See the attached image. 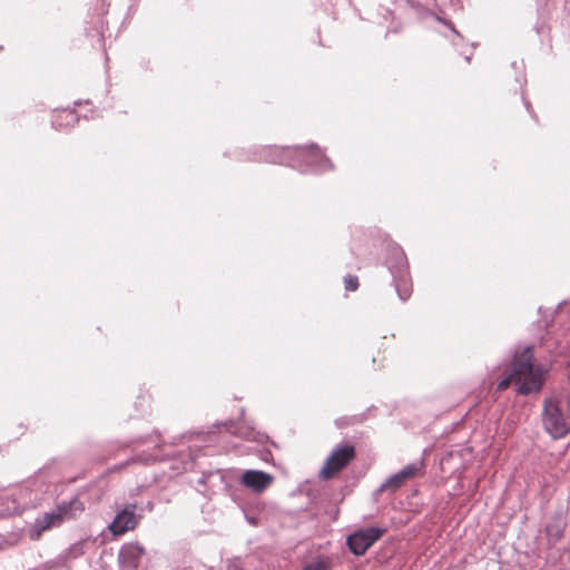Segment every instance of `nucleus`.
I'll list each match as a JSON object with an SVG mask.
<instances>
[{
  "mask_svg": "<svg viewBox=\"0 0 570 570\" xmlns=\"http://www.w3.org/2000/svg\"><path fill=\"white\" fill-rule=\"evenodd\" d=\"M248 522L252 523V524H255V520L253 518L248 519Z\"/></svg>",
  "mask_w": 570,
  "mask_h": 570,
  "instance_id": "b1692460",
  "label": "nucleus"
},
{
  "mask_svg": "<svg viewBox=\"0 0 570 570\" xmlns=\"http://www.w3.org/2000/svg\"><path fill=\"white\" fill-rule=\"evenodd\" d=\"M145 554L144 547L138 542L125 543L118 554L119 566L124 570L138 569L141 558Z\"/></svg>",
  "mask_w": 570,
  "mask_h": 570,
  "instance_id": "6e6552de",
  "label": "nucleus"
},
{
  "mask_svg": "<svg viewBox=\"0 0 570 570\" xmlns=\"http://www.w3.org/2000/svg\"><path fill=\"white\" fill-rule=\"evenodd\" d=\"M449 26H450V28H451V31H452V32H453L458 38H460L461 36H460V33L455 30V28H454L451 23H450Z\"/></svg>",
  "mask_w": 570,
  "mask_h": 570,
  "instance_id": "4be33fe9",
  "label": "nucleus"
},
{
  "mask_svg": "<svg viewBox=\"0 0 570 570\" xmlns=\"http://www.w3.org/2000/svg\"><path fill=\"white\" fill-rule=\"evenodd\" d=\"M524 105H525V108H527L528 110H530V104H529L528 101H525V100H524Z\"/></svg>",
  "mask_w": 570,
  "mask_h": 570,
  "instance_id": "5701e85b",
  "label": "nucleus"
},
{
  "mask_svg": "<svg viewBox=\"0 0 570 570\" xmlns=\"http://www.w3.org/2000/svg\"><path fill=\"white\" fill-rule=\"evenodd\" d=\"M386 531L385 528L368 527L351 533L346 539L350 551L363 556Z\"/></svg>",
  "mask_w": 570,
  "mask_h": 570,
  "instance_id": "423d86ee",
  "label": "nucleus"
},
{
  "mask_svg": "<svg viewBox=\"0 0 570 570\" xmlns=\"http://www.w3.org/2000/svg\"><path fill=\"white\" fill-rule=\"evenodd\" d=\"M273 482V476L269 473L258 470H247L242 476V483L255 492H263Z\"/></svg>",
  "mask_w": 570,
  "mask_h": 570,
  "instance_id": "9b49d317",
  "label": "nucleus"
},
{
  "mask_svg": "<svg viewBox=\"0 0 570 570\" xmlns=\"http://www.w3.org/2000/svg\"><path fill=\"white\" fill-rule=\"evenodd\" d=\"M79 120L78 115L72 109H57L52 116V127L62 130L67 128H71Z\"/></svg>",
  "mask_w": 570,
  "mask_h": 570,
  "instance_id": "2eb2a0df",
  "label": "nucleus"
},
{
  "mask_svg": "<svg viewBox=\"0 0 570 570\" xmlns=\"http://www.w3.org/2000/svg\"><path fill=\"white\" fill-rule=\"evenodd\" d=\"M157 459V456L155 455H139L138 456V460L145 464H148L153 461H155Z\"/></svg>",
  "mask_w": 570,
  "mask_h": 570,
  "instance_id": "aec40b11",
  "label": "nucleus"
},
{
  "mask_svg": "<svg viewBox=\"0 0 570 570\" xmlns=\"http://www.w3.org/2000/svg\"><path fill=\"white\" fill-rule=\"evenodd\" d=\"M344 287L346 291H356L358 287V278L354 275H346L344 277Z\"/></svg>",
  "mask_w": 570,
  "mask_h": 570,
  "instance_id": "a211bd4d",
  "label": "nucleus"
},
{
  "mask_svg": "<svg viewBox=\"0 0 570 570\" xmlns=\"http://www.w3.org/2000/svg\"><path fill=\"white\" fill-rule=\"evenodd\" d=\"M136 503H128L117 511L114 520L108 525L114 535H122L138 525L140 515L136 513Z\"/></svg>",
  "mask_w": 570,
  "mask_h": 570,
  "instance_id": "0eeeda50",
  "label": "nucleus"
},
{
  "mask_svg": "<svg viewBox=\"0 0 570 570\" xmlns=\"http://www.w3.org/2000/svg\"><path fill=\"white\" fill-rule=\"evenodd\" d=\"M542 423L553 439L564 436L570 431L569 404L558 399H547L543 403Z\"/></svg>",
  "mask_w": 570,
  "mask_h": 570,
  "instance_id": "7ed1b4c3",
  "label": "nucleus"
},
{
  "mask_svg": "<svg viewBox=\"0 0 570 570\" xmlns=\"http://www.w3.org/2000/svg\"><path fill=\"white\" fill-rule=\"evenodd\" d=\"M35 484H36V481H32L31 484H29V485L31 487V485H35Z\"/></svg>",
  "mask_w": 570,
  "mask_h": 570,
  "instance_id": "bb28decb",
  "label": "nucleus"
},
{
  "mask_svg": "<svg viewBox=\"0 0 570 570\" xmlns=\"http://www.w3.org/2000/svg\"><path fill=\"white\" fill-rule=\"evenodd\" d=\"M42 500L38 491L31 489L30 485H23L12 493V501L16 504L13 512L36 507Z\"/></svg>",
  "mask_w": 570,
  "mask_h": 570,
  "instance_id": "9d476101",
  "label": "nucleus"
},
{
  "mask_svg": "<svg viewBox=\"0 0 570 570\" xmlns=\"http://www.w3.org/2000/svg\"><path fill=\"white\" fill-rule=\"evenodd\" d=\"M83 510H85L83 502L78 497H73L68 501H61L53 509V512L57 517H59L58 521H60V523H62L66 520L76 518Z\"/></svg>",
  "mask_w": 570,
  "mask_h": 570,
  "instance_id": "f8f14e48",
  "label": "nucleus"
},
{
  "mask_svg": "<svg viewBox=\"0 0 570 570\" xmlns=\"http://www.w3.org/2000/svg\"><path fill=\"white\" fill-rule=\"evenodd\" d=\"M303 570H325L324 563L315 561L306 564Z\"/></svg>",
  "mask_w": 570,
  "mask_h": 570,
  "instance_id": "6ab92c4d",
  "label": "nucleus"
},
{
  "mask_svg": "<svg viewBox=\"0 0 570 570\" xmlns=\"http://www.w3.org/2000/svg\"><path fill=\"white\" fill-rule=\"evenodd\" d=\"M293 151L294 148L283 147L278 148L275 146H271L265 148L258 159L264 160L267 163H274V164H286L289 166L291 163H293Z\"/></svg>",
  "mask_w": 570,
  "mask_h": 570,
  "instance_id": "ddd939ff",
  "label": "nucleus"
},
{
  "mask_svg": "<svg viewBox=\"0 0 570 570\" xmlns=\"http://www.w3.org/2000/svg\"><path fill=\"white\" fill-rule=\"evenodd\" d=\"M35 484H36V481H32L31 484H29V485L31 487V485H35Z\"/></svg>",
  "mask_w": 570,
  "mask_h": 570,
  "instance_id": "a878e982",
  "label": "nucleus"
},
{
  "mask_svg": "<svg viewBox=\"0 0 570 570\" xmlns=\"http://www.w3.org/2000/svg\"><path fill=\"white\" fill-rule=\"evenodd\" d=\"M423 468V462L417 461L411 464L405 465L399 472L389 476L385 482H383L379 489V491H384L385 489H390L392 492L399 489L404 480L413 478Z\"/></svg>",
  "mask_w": 570,
  "mask_h": 570,
  "instance_id": "1a4fd4ad",
  "label": "nucleus"
},
{
  "mask_svg": "<svg viewBox=\"0 0 570 570\" xmlns=\"http://www.w3.org/2000/svg\"><path fill=\"white\" fill-rule=\"evenodd\" d=\"M59 517H57L53 510L43 513L41 517L37 518L29 530V537L31 540H38L41 534L53 528L60 525V521H58Z\"/></svg>",
  "mask_w": 570,
  "mask_h": 570,
  "instance_id": "4468645a",
  "label": "nucleus"
},
{
  "mask_svg": "<svg viewBox=\"0 0 570 570\" xmlns=\"http://www.w3.org/2000/svg\"><path fill=\"white\" fill-rule=\"evenodd\" d=\"M72 552L75 553V556H78V554H82L83 553V550H82V546L81 543H76L72 548H71Z\"/></svg>",
  "mask_w": 570,
  "mask_h": 570,
  "instance_id": "412c9836",
  "label": "nucleus"
},
{
  "mask_svg": "<svg viewBox=\"0 0 570 570\" xmlns=\"http://www.w3.org/2000/svg\"><path fill=\"white\" fill-rule=\"evenodd\" d=\"M224 425L227 428V431L233 435L238 438H243L245 440H256L257 433L254 428L246 424L244 421H228L225 422Z\"/></svg>",
  "mask_w": 570,
  "mask_h": 570,
  "instance_id": "dca6fc26",
  "label": "nucleus"
},
{
  "mask_svg": "<svg viewBox=\"0 0 570 570\" xmlns=\"http://www.w3.org/2000/svg\"><path fill=\"white\" fill-rule=\"evenodd\" d=\"M289 166L302 173H323L333 168L331 160L323 155L315 144L295 147L293 163Z\"/></svg>",
  "mask_w": 570,
  "mask_h": 570,
  "instance_id": "20e7f679",
  "label": "nucleus"
},
{
  "mask_svg": "<svg viewBox=\"0 0 570 570\" xmlns=\"http://www.w3.org/2000/svg\"><path fill=\"white\" fill-rule=\"evenodd\" d=\"M564 523L562 519H556L547 524L546 533L550 544L557 543L563 535Z\"/></svg>",
  "mask_w": 570,
  "mask_h": 570,
  "instance_id": "f3484780",
  "label": "nucleus"
},
{
  "mask_svg": "<svg viewBox=\"0 0 570 570\" xmlns=\"http://www.w3.org/2000/svg\"><path fill=\"white\" fill-rule=\"evenodd\" d=\"M543 381V367L533 364V352L530 346H525L519 355L514 356L510 373L498 383L497 390L503 391L513 383L517 385L518 394L528 395L539 392Z\"/></svg>",
  "mask_w": 570,
  "mask_h": 570,
  "instance_id": "f257e3e1",
  "label": "nucleus"
},
{
  "mask_svg": "<svg viewBox=\"0 0 570 570\" xmlns=\"http://www.w3.org/2000/svg\"><path fill=\"white\" fill-rule=\"evenodd\" d=\"M470 59H471V57H470V56H465V60H466L468 62L470 61Z\"/></svg>",
  "mask_w": 570,
  "mask_h": 570,
  "instance_id": "393cba45",
  "label": "nucleus"
},
{
  "mask_svg": "<svg viewBox=\"0 0 570 570\" xmlns=\"http://www.w3.org/2000/svg\"><path fill=\"white\" fill-rule=\"evenodd\" d=\"M355 456V449L350 444L337 445L326 459L324 466L320 471V476L324 480L331 479L337 472L343 470Z\"/></svg>",
  "mask_w": 570,
  "mask_h": 570,
  "instance_id": "39448f33",
  "label": "nucleus"
},
{
  "mask_svg": "<svg viewBox=\"0 0 570 570\" xmlns=\"http://www.w3.org/2000/svg\"><path fill=\"white\" fill-rule=\"evenodd\" d=\"M385 265L392 275L399 298L402 302L407 301L412 294V284L406 256L399 245L389 246Z\"/></svg>",
  "mask_w": 570,
  "mask_h": 570,
  "instance_id": "f03ea898",
  "label": "nucleus"
}]
</instances>
